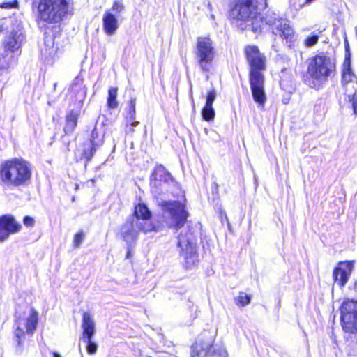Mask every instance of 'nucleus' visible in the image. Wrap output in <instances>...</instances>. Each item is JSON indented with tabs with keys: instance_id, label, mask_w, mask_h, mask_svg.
<instances>
[{
	"instance_id": "obj_1",
	"label": "nucleus",
	"mask_w": 357,
	"mask_h": 357,
	"mask_svg": "<svg viewBox=\"0 0 357 357\" xmlns=\"http://www.w3.org/2000/svg\"><path fill=\"white\" fill-rule=\"evenodd\" d=\"M256 3V0H236L229 11L233 23L241 30L251 29L256 34L271 31L291 47L296 36L289 21L275 12H268L262 16L257 11Z\"/></svg>"
},
{
	"instance_id": "obj_2",
	"label": "nucleus",
	"mask_w": 357,
	"mask_h": 357,
	"mask_svg": "<svg viewBox=\"0 0 357 357\" xmlns=\"http://www.w3.org/2000/svg\"><path fill=\"white\" fill-rule=\"evenodd\" d=\"M244 52L250 68V84L253 99L259 106H264L266 96L263 72L266 68V57L256 45L246 46Z\"/></svg>"
},
{
	"instance_id": "obj_3",
	"label": "nucleus",
	"mask_w": 357,
	"mask_h": 357,
	"mask_svg": "<svg viewBox=\"0 0 357 357\" xmlns=\"http://www.w3.org/2000/svg\"><path fill=\"white\" fill-rule=\"evenodd\" d=\"M151 217V212L146 204L135 206L133 214L120 227L118 234L128 246L136 241L140 231L147 233L155 230V226L149 222Z\"/></svg>"
},
{
	"instance_id": "obj_4",
	"label": "nucleus",
	"mask_w": 357,
	"mask_h": 357,
	"mask_svg": "<svg viewBox=\"0 0 357 357\" xmlns=\"http://www.w3.org/2000/svg\"><path fill=\"white\" fill-rule=\"evenodd\" d=\"M335 70V60L321 53L309 60L305 84L310 88L319 90L333 75Z\"/></svg>"
},
{
	"instance_id": "obj_5",
	"label": "nucleus",
	"mask_w": 357,
	"mask_h": 357,
	"mask_svg": "<svg viewBox=\"0 0 357 357\" xmlns=\"http://www.w3.org/2000/svg\"><path fill=\"white\" fill-rule=\"evenodd\" d=\"M32 8L36 10L38 24H60L69 12L67 0H33Z\"/></svg>"
},
{
	"instance_id": "obj_6",
	"label": "nucleus",
	"mask_w": 357,
	"mask_h": 357,
	"mask_svg": "<svg viewBox=\"0 0 357 357\" xmlns=\"http://www.w3.org/2000/svg\"><path fill=\"white\" fill-rule=\"evenodd\" d=\"M31 177L29 163L24 160H8L0 166V179L6 185L19 187L24 185Z\"/></svg>"
},
{
	"instance_id": "obj_7",
	"label": "nucleus",
	"mask_w": 357,
	"mask_h": 357,
	"mask_svg": "<svg viewBox=\"0 0 357 357\" xmlns=\"http://www.w3.org/2000/svg\"><path fill=\"white\" fill-rule=\"evenodd\" d=\"M157 204L162 211L164 222L169 228L178 230L187 222L189 213L184 203L161 198L157 199Z\"/></svg>"
},
{
	"instance_id": "obj_8",
	"label": "nucleus",
	"mask_w": 357,
	"mask_h": 357,
	"mask_svg": "<svg viewBox=\"0 0 357 357\" xmlns=\"http://www.w3.org/2000/svg\"><path fill=\"white\" fill-rule=\"evenodd\" d=\"M197 235L188 227V231H182L178 236L176 248L185 269H192L199 263L197 249Z\"/></svg>"
},
{
	"instance_id": "obj_9",
	"label": "nucleus",
	"mask_w": 357,
	"mask_h": 357,
	"mask_svg": "<svg viewBox=\"0 0 357 357\" xmlns=\"http://www.w3.org/2000/svg\"><path fill=\"white\" fill-rule=\"evenodd\" d=\"M150 186L151 193L156 199L165 195H174L179 189L178 183L162 165L154 169L151 176Z\"/></svg>"
},
{
	"instance_id": "obj_10",
	"label": "nucleus",
	"mask_w": 357,
	"mask_h": 357,
	"mask_svg": "<svg viewBox=\"0 0 357 357\" xmlns=\"http://www.w3.org/2000/svg\"><path fill=\"white\" fill-rule=\"evenodd\" d=\"M105 134V124L103 121L100 123L99 117L91 130L89 141L84 144L82 157L86 162L91 160L96 151L103 145Z\"/></svg>"
},
{
	"instance_id": "obj_11",
	"label": "nucleus",
	"mask_w": 357,
	"mask_h": 357,
	"mask_svg": "<svg viewBox=\"0 0 357 357\" xmlns=\"http://www.w3.org/2000/svg\"><path fill=\"white\" fill-rule=\"evenodd\" d=\"M342 84L348 102L351 105L354 114L357 116V77L352 73L349 63L345 62L344 64Z\"/></svg>"
},
{
	"instance_id": "obj_12",
	"label": "nucleus",
	"mask_w": 357,
	"mask_h": 357,
	"mask_svg": "<svg viewBox=\"0 0 357 357\" xmlns=\"http://www.w3.org/2000/svg\"><path fill=\"white\" fill-rule=\"evenodd\" d=\"M340 321L344 332L357 331V301L344 300L340 307Z\"/></svg>"
},
{
	"instance_id": "obj_13",
	"label": "nucleus",
	"mask_w": 357,
	"mask_h": 357,
	"mask_svg": "<svg viewBox=\"0 0 357 357\" xmlns=\"http://www.w3.org/2000/svg\"><path fill=\"white\" fill-rule=\"evenodd\" d=\"M195 54L200 68L209 71L214 59V50L208 38H198Z\"/></svg>"
},
{
	"instance_id": "obj_14",
	"label": "nucleus",
	"mask_w": 357,
	"mask_h": 357,
	"mask_svg": "<svg viewBox=\"0 0 357 357\" xmlns=\"http://www.w3.org/2000/svg\"><path fill=\"white\" fill-rule=\"evenodd\" d=\"M38 322V313L33 308L28 309L22 314L16 312L15 331H20V332L32 335L36 330Z\"/></svg>"
},
{
	"instance_id": "obj_15",
	"label": "nucleus",
	"mask_w": 357,
	"mask_h": 357,
	"mask_svg": "<svg viewBox=\"0 0 357 357\" xmlns=\"http://www.w3.org/2000/svg\"><path fill=\"white\" fill-rule=\"evenodd\" d=\"M24 41L25 36L23 28L21 25L18 24L6 33L1 48L21 54L22 45Z\"/></svg>"
},
{
	"instance_id": "obj_16",
	"label": "nucleus",
	"mask_w": 357,
	"mask_h": 357,
	"mask_svg": "<svg viewBox=\"0 0 357 357\" xmlns=\"http://www.w3.org/2000/svg\"><path fill=\"white\" fill-rule=\"evenodd\" d=\"M22 229L20 223L10 214L0 216V242L6 241L11 234L18 233Z\"/></svg>"
},
{
	"instance_id": "obj_17",
	"label": "nucleus",
	"mask_w": 357,
	"mask_h": 357,
	"mask_svg": "<svg viewBox=\"0 0 357 357\" xmlns=\"http://www.w3.org/2000/svg\"><path fill=\"white\" fill-rule=\"evenodd\" d=\"M353 270L354 261H344L339 262L333 271L334 282L337 283L340 287H344L347 284Z\"/></svg>"
},
{
	"instance_id": "obj_18",
	"label": "nucleus",
	"mask_w": 357,
	"mask_h": 357,
	"mask_svg": "<svg viewBox=\"0 0 357 357\" xmlns=\"http://www.w3.org/2000/svg\"><path fill=\"white\" fill-rule=\"evenodd\" d=\"M21 54L0 48V70L9 73L18 63Z\"/></svg>"
},
{
	"instance_id": "obj_19",
	"label": "nucleus",
	"mask_w": 357,
	"mask_h": 357,
	"mask_svg": "<svg viewBox=\"0 0 357 357\" xmlns=\"http://www.w3.org/2000/svg\"><path fill=\"white\" fill-rule=\"evenodd\" d=\"M103 29L108 36L115 33L119 27L117 17L111 10H106L102 17Z\"/></svg>"
},
{
	"instance_id": "obj_20",
	"label": "nucleus",
	"mask_w": 357,
	"mask_h": 357,
	"mask_svg": "<svg viewBox=\"0 0 357 357\" xmlns=\"http://www.w3.org/2000/svg\"><path fill=\"white\" fill-rule=\"evenodd\" d=\"M212 342L197 341L191 347V357H206L210 352Z\"/></svg>"
},
{
	"instance_id": "obj_21",
	"label": "nucleus",
	"mask_w": 357,
	"mask_h": 357,
	"mask_svg": "<svg viewBox=\"0 0 357 357\" xmlns=\"http://www.w3.org/2000/svg\"><path fill=\"white\" fill-rule=\"evenodd\" d=\"M71 90L77 101L79 102L84 101L86 95V90L84 85V80L80 76H77L74 79L71 85Z\"/></svg>"
},
{
	"instance_id": "obj_22",
	"label": "nucleus",
	"mask_w": 357,
	"mask_h": 357,
	"mask_svg": "<svg viewBox=\"0 0 357 357\" xmlns=\"http://www.w3.org/2000/svg\"><path fill=\"white\" fill-rule=\"evenodd\" d=\"M82 327L83 328L82 337H93L95 333V323L89 312H84Z\"/></svg>"
},
{
	"instance_id": "obj_23",
	"label": "nucleus",
	"mask_w": 357,
	"mask_h": 357,
	"mask_svg": "<svg viewBox=\"0 0 357 357\" xmlns=\"http://www.w3.org/2000/svg\"><path fill=\"white\" fill-rule=\"evenodd\" d=\"M79 114L74 111H70L66 116L64 132L66 135L72 133L77 124Z\"/></svg>"
},
{
	"instance_id": "obj_24",
	"label": "nucleus",
	"mask_w": 357,
	"mask_h": 357,
	"mask_svg": "<svg viewBox=\"0 0 357 357\" xmlns=\"http://www.w3.org/2000/svg\"><path fill=\"white\" fill-rule=\"evenodd\" d=\"M45 47L42 50L44 55H48L53 58L56 53V48L54 47V38L52 36H46L44 40Z\"/></svg>"
},
{
	"instance_id": "obj_25",
	"label": "nucleus",
	"mask_w": 357,
	"mask_h": 357,
	"mask_svg": "<svg viewBox=\"0 0 357 357\" xmlns=\"http://www.w3.org/2000/svg\"><path fill=\"white\" fill-rule=\"evenodd\" d=\"M15 351L17 355H21L24 351L25 334L20 331H14Z\"/></svg>"
},
{
	"instance_id": "obj_26",
	"label": "nucleus",
	"mask_w": 357,
	"mask_h": 357,
	"mask_svg": "<svg viewBox=\"0 0 357 357\" xmlns=\"http://www.w3.org/2000/svg\"><path fill=\"white\" fill-rule=\"evenodd\" d=\"M324 29H321V27L313 31L309 36H307L304 40V45L307 47H311L316 45L319 40V38Z\"/></svg>"
},
{
	"instance_id": "obj_27",
	"label": "nucleus",
	"mask_w": 357,
	"mask_h": 357,
	"mask_svg": "<svg viewBox=\"0 0 357 357\" xmlns=\"http://www.w3.org/2000/svg\"><path fill=\"white\" fill-rule=\"evenodd\" d=\"M347 333H349L347 337V346L352 355H357V331Z\"/></svg>"
},
{
	"instance_id": "obj_28",
	"label": "nucleus",
	"mask_w": 357,
	"mask_h": 357,
	"mask_svg": "<svg viewBox=\"0 0 357 357\" xmlns=\"http://www.w3.org/2000/svg\"><path fill=\"white\" fill-rule=\"evenodd\" d=\"M117 98V88L112 87L110 88L108 91V97L107 100V107L114 109L118 107V101L116 100Z\"/></svg>"
},
{
	"instance_id": "obj_29",
	"label": "nucleus",
	"mask_w": 357,
	"mask_h": 357,
	"mask_svg": "<svg viewBox=\"0 0 357 357\" xmlns=\"http://www.w3.org/2000/svg\"><path fill=\"white\" fill-rule=\"evenodd\" d=\"M235 303L240 307H245L250 304L251 301V296L246 293L241 291L239 295L234 298Z\"/></svg>"
},
{
	"instance_id": "obj_30",
	"label": "nucleus",
	"mask_w": 357,
	"mask_h": 357,
	"mask_svg": "<svg viewBox=\"0 0 357 357\" xmlns=\"http://www.w3.org/2000/svg\"><path fill=\"white\" fill-rule=\"evenodd\" d=\"M202 118L207 121L213 120L215 116V111L212 105H205L202 111Z\"/></svg>"
},
{
	"instance_id": "obj_31",
	"label": "nucleus",
	"mask_w": 357,
	"mask_h": 357,
	"mask_svg": "<svg viewBox=\"0 0 357 357\" xmlns=\"http://www.w3.org/2000/svg\"><path fill=\"white\" fill-rule=\"evenodd\" d=\"M82 340L86 343V350L89 354H93L97 351V344L94 342H92V337H82Z\"/></svg>"
},
{
	"instance_id": "obj_32",
	"label": "nucleus",
	"mask_w": 357,
	"mask_h": 357,
	"mask_svg": "<svg viewBox=\"0 0 357 357\" xmlns=\"http://www.w3.org/2000/svg\"><path fill=\"white\" fill-rule=\"evenodd\" d=\"M135 104H136L135 98H131L130 102H128V114L130 116V118L131 120H134L135 119V112H136Z\"/></svg>"
},
{
	"instance_id": "obj_33",
	"label": "nucleus",
	"mask_w": 357,
	"mask_h": 357,
	"mask_svg": "<svg viewBox=\"0 0 357 357\" xmlns=\"http://www.w3.org/2000/svg\"><path fill=\"white\" fill-rule=\"evenodd\" d=\"M85 238V235L83 231H80L77 234H76L74 236L73 239V245L75 248H79L82 243L84 239Z\"/></svg>"
},
{
	"instance_id": "obj_34",
	"label": "nucleus",
	"mask_w": 357,
	"mask_h": 357,
	"mask_svg": "<svg viewBox=\"0 0 357 357\" xmlns=\"http://www.w3.org/2000/svg\"><path fill=\"white\" fill-rule=\"evenodd\" d=\"M124 9V6L121 1H115L113 3L112 8L110 10L111 12L113 11L114 15H117L122 12Z\"/></svg>"
},
{
	"instance_id": "obj_35",
	"label": "nucleus",
	"mask_w": 357,
	"mask_h": 357,
	"mask_svg": "<svg viewBox=\"0 0 357 357\" xmlns=\"http://www.w3.org/2000/svg\"><path fill=\"white\" fill-rule=\"evenodd\" d=\"M18 7L17 0H13V1L2 2L0 3V8L3 9H11L16 8Z\"/></svg>"
},
{
	"instance_id": "obj_36",
	"label": "nucleus",
	"mask_w": 357,
	"mask_h": 357,
	"mask_svg": "<svg viewBox=\"0 0 357 357\" xmlns=\"http://www.w3.org/2000/svg\"><path fill=\"white\" fill-rule=\"evenodd\" d=\"M216 97V92L214 89L210 91L206 98V105H213V103Z\"/></svg>"
},
{
	"instance_id": "obj_37",
	"label": "nucleus",
	"mask_w": 357,
	"mask_h": 357,
	"mask_svg": "<svg viewBox=\"0 0 357 357\" xmlns=\"http://www.w3.org/2000/svg\"><path fill=\"white\" fill-rule=\"evenodd\" d=\"M23 223L26 227H33L35 223V220L32 217L25 216L23 219Z\"/></svg>"
},
{
	"instance_id": "obj_38",
	"label": "nucleus",
	"mask_w": 357,
	"mask_h": 357,
	"mask_svg": "<svg viewBox=\"0 0 357 357\" xmlns=\"http://www.w3.org/2000/svg\"><path fill=\"white\" fill-rule=\"evenodd\" d=\"M139 121H132V122L131 123V127H132V128H130V131H131V132H134L133 127H135V126H137V125H139Z\"/></svg>"
},
{
	"instance_id": "obj_39",
	"label": "nucleus",
	"mask_w": 357,
	"mask_h": 357,
	"mask_svg": "<svg viewBox=\"0 0 357 357\" xmlns=\"http://www.w3.org/2000/svg\"><path fill=\"white\" fill-rule=\"evenodd\" d=\"M52 356H53V357H62V356H61V354H59V353L55 352V351H52Z\"/></svg>"
},
{
	"instance_id": "obj_40",
	"label": "nucleus",
	"mask_w": 357,
	"mask_h": 357,
	"mask_svg": "<svg viewBox=\"0 0 357 357\" xmlns=\"http://www.w3.org/2000/svg\"><path fill=\"white\" fill-rule=\"evenodd\" d=\"M314 0H305V4H310L312 3Z\"/></svg>"
},
{
	"instance_id": "obj_41",
	"label": "nucleus",
	"mask_w": 357,
	"mask_h": 357,
	"mask_svg": "<svg viewBox=\"0 0 357 357\" xmlns=\"http://www.w3.org/2000/svg\"><path fill=\"white\" fill-rule=\"evenodd\" d=\"M354 291L357 293V281L354 283Z\"/></svg>"
},
{
	"instance_id": "obj_42",
	"label": "nucleus",
	"mask_w": 357,
	"mask_h": 357,
	"mask_svg": "<svg viewBox=\"0 0 357 357\" xmlns=\"http://www.w3.org/2000/svg\"><path fill=\"white\" fill-rule=\"evenodd\" d=\"M280 86L282 88H284V81L283 79L281 80V82H280Z\"/></svg>"
},
{
	"instance_id": "obj_43",
	"label": "nucleus",
	"mask_w": 357,
	"mask_h": 357,
	"mask_svg": "<svg viewBox=\"0 0 357 357\" xmlns=\"http://www.w3.org/2000/svg\"><path fill=\"white\" fill-rule=\"evenodd\" d=\"M208 8L210 10H211V9H212V5H211V3H209V2L208 3Z\"/></svg>"
},
{
	"instance_id": "obj_44",
	"label": "nucleus",
	"mask_w": 357,
	"mask_h": 357,
	"mask_svg": "<svg viewBox=\"0 0 357 357\" xmlns=\"http://www.w3.org/2000/svg\"><path fill=\"white\" fill-rule=\"evenodd\" d=\"M130 255V250H128V252H127V256H126V257H127V258H128Z\"/></svg>"
},
{
	"instance_id": "obj_45",
	"label": "nucleus",
	"mask_w": 357,
	"mask_h": 357,
	"mask_svg": "<svg viewBox=\"0 0 357 357\" xmlns=\"http://www.w3.org/2000/svg\"><path fill=\"white\" fill-rule=\"evenodd\" d=\"M283 103L284 104H287L288 103V100H286V99L283 100Z\"/></svg>"
},
{
	"instance_id": "obj_46",
	"label": "nucleus",
	"mask_w": 357,
	"mask_h": 357,
	"mask_svg": "<svg viewBox=\"0 0 357 357\" xmlns=\"http://www.w3.org/2000/svg\"><path fill=\"white\" fill-rule=\"evenodd\" d=\"M347 47H348V43H347V41L346 40V45H345L346 49L347 48Z\"/></svg>"
}]
</instances>
